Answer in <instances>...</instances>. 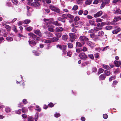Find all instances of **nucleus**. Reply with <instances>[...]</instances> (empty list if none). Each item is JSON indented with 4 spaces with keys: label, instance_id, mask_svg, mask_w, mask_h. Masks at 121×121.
I'll use <instances>...</instances> for the list:
<instances>
[{
    "label": "nucleus",
    "instance_id": "nucleus-1",
    "mask_svg": "<svg viewBox=\"0 0 121 121\" xmlns=\"http://www.w3.org/2000/svg\"><path fill=\"white\" fill-rule=\"evenodd\" d=\"M44 21L46 22L45 24H47V25L48 24H52L56 26H60L61 25V24H60L58 23V22L57 21L52 22L49 21V19H44Z\"/></svg>",
    "mask_w": 121,
    "mask_h": 121
},
{
    "label": "nucleus",
    "instance_id": "nucleus-2",
    "mask_svg": "<svg viewBox=\"0 0 121 121\" xmlns=\"http://www.w3.org/2000/svg\"><path fill=\"white\" fill-rule=\"evenodd\" d=\"M49 8L52 10L54 11L57 13L60 12V9L58 8H56L53 5H50L49 6Z\"/></svg>",
    "mask_w": 121,
    "mask_h": 121
},
{
    "label": "nucleus",
    "instance_id": "nucleus-3",
    "mask_svg": "<svg viewBox=\"0 0 121 121\" xmlns=\"http://www.w3.org/2000/svg\"><path fill=\"white\" fill-rule=\"evenodd\" d=\"M79 56L81 59L83 60H86L87 57L86 55L83 52L80 54Z\"/></svg>",
    "mask_w": 121,
    "mask_h": 121
},
{
    "label": "nucleus",
    "instance_id": "nucleus-4",
    "mask_svg": "<svg viewBox=\"0 0 121 121\" xmlns=\"http://www.w3.org/2000/svg\"><path fill=\"white\" fill-rule=\"evenodd\" d=\"M74 34L73 33H71L69 34V35L70 37V40L72 43L73 42L75 39V38L74 36Z\"/></svg>",
    "mask_w": 121,
    "mask_h": 121
},
{
    "label": "nucleus",
    "instance_id": "nucleus-5",
    "mask_svg": "<svg viewBox=\"0 0 121 121\" xmlns=\"http://www.w3.org/2000/svg\"><path fill=\"white\" fill-rule=\"evenodd\" d=\"M80 40L81 41H86L89 40V39L87 38L85 36H81L79 38Z\"/></svg>",
    "mask_w": 121,
    "mask_h": 121
},
{
    "label": "nucleus",
    "instance_id": "nucleus-6",
    "mask_svg": "<svg viewBox=\"0 0 121 121\" xmlns=\"http://www.w3.org/2000/svg\"><path fill=\"white\" fill-rule=\"evenodd\" d=\"M64 29L62 27L59 26L56 27L55 30V32H59L62 31Z\"/></svg>",
    "mask_w": 121,
    "mask_h": 121
},
{
    "label": "nucleus",
    "instance_id": "nucleus-7",
    "mask_svg": "<svg viewBox=\"0 0 121 121\" xmlns=\"http://www.w3.org/2000/svg\"><path fill=\"white\" fill-rule=\"evenodd\" d=\"M102 12L101 11H100L96 14L94 15V17L95 18L99 17L101 16L102 14Z\"/></svg>",
    "mask_w": 121,
    "mask_h": 121
},
{
    "label": "nucleus",
    "instance_id": "nucleus-8",
    "mask_svg": "<svg viewBox=\"0 0 121 121\" xmlns=\"http://www.w3.org/2000/svg\"><path fill=\"white\" fill-rule=\"evenodd\" d=\"M120 30V28L118 27H117L116 29L112 31V33L113 34H116Z\"/></svg>",
    "mask_w": 121,
    "mask_h": 121
},
{
    "label": "nucleus",
    "instance_id": "nucleus-9",
    "mask_svg": "<svg viewBox=\"0 0 121 121\" xmlns=\"http://www.w3.org/2000/svg\"><path fill=\"white\" fill-rule=\"evenodd\" d=\"M40 4V3L39 2H33L31 4L32 6L35 7H37L39 6Z\"/></svg>",
    "mask_w": 121,
    "mask_h": 121
},
{
    "label": "nucleus",
    "instance_id": "nucleus-10",
    "mask_svg": "<svg viewBox=\"0 0 121 121\" xmlns=\"http://www.w3.org/2000/svg\"><path fill=\"white\" fill-rule=\"evenodd\" d=\"M34 33L37 35H38L40 36H42V34L41 33L40 31L38 30H35L34 31Z\"/></svg>",
    "mask_w": 121,
    "mask_h": 121
},
{
    "label": "nucleus",
    "instance_id": "nucleus-11",
    "mask_svg": "<svg viewBox=\"0 0 121 121\" xmlns=\"http://www.w3.org/2000/svg\"><path fill=\"white\" fill-rule=\"evenodd\" d=\"M106 22H103L98 23L97 25V26L98 27H102L106 25Z\"/></svg>",
    "mask_w": 121,
    "mask_h": 121
},
{
    "label": "nucleus",
    "instance_id": "nucleus-12",
    "mask_svg": "<svg viewBox=\"0 0 121 121\" xmlns=\"http://www.w3.org/2000/svg\"><path fill=\"white\" fill-rule=\"evenodd\" d=\"M114 63L117 67L121 65V63L120 61L115 60L114 61Z\"/></svg>",
    "mask_w": 121,
    "mask_h": 121
},
{
    "label": "nucleus",
    "instance_id": "nucleus-13",
    "mask_svg": "<svg viewBox=\"0 0 121 121\" xmlns=\"http://www.w3.org/2000/svg\"><path fill=\"white\" fill-rule=\"evenodd\" d=\"M56 38L58 39L60 38L61 36V34L59 32H56L55 33Z\"/></svg>",
    "mask_w": 121,
    "mask_h": 121
},
{
    "label": "nucleus",
    "instance_id": "nucleus-14",
    "mask_svg": "<svg viewBox=\"0 0 121 121\" xmlns=\"http://www.w3.org/2000/svg\"><path fill=\"white\" fill-rule=\"evenodd\" d=\"M46 25H47V27H49V26L48 25V24L47 25V24H46ZM50 27L48 28V30L49 31L52 32H54L55 31L54 30L53 28H52V26H49Z\"/></svg>",
    "mask_w": 121,
    "mask_h": 121
},
{
    "label": "nucleus",
    "instance_id": "nucleus-15",
    "mask_svg": "<svg viewBox=\"0 0 121 121\" xmlns=\"http://www.w3.org/2000/svg\"><path fill=\"white\" fill-rule=\"evenodd\" d=\"M29 35L33 38H35L37 37L36 35H35L32 33H28Z\"/></svg>",
    "mask_w": 121,
    "mask_h": 121
},
{
    "label": "nucleus",
    "instance_id": "nucleus-16",
    "mask_svg": "<svg viewBox=\"0 0 121 121\" xmlns=\"http://www.w3.org/2000/svg\"><path fill=\"white\" fill-rule=\"evenodd\" d=\"M104 73L105 76H109L111 74V72L110 71L107 70H105L104 72Z\"/></svg>",
    "mask_w": 121,
    "mask_h": 121
},
{
    "label": "nucleus",
    "instance_id": "nucleus-17",
    "mask_svg": "<svg viewBox=\"0 0 121 121\" xmlns=\"http://www.w3.org/2000/svg\"><path fill=\"white\" fill-rule=\"evenodd\" d=\"M105 78V76L104 74H101L99 77V78L100 80H104Z\"/></svg>",
    "mask_w": 121,
    "mask_h": 121
},
{
    "label": "nucleus",
    "instance_id": "nucleus-18",
    "mask_svg": "<svg viewBox=\"0 0 121 121\" xmlns=\"http://www.w3.org/2000/svg\"><path fill=\"white\" fill-rule=\"evenodd\" d=\"M76 46L77 47H81L82 46V45L80 42H77L76 43Z\"/></svg>",
    "mask_w": 121,
    "mask_h": 121
},
{
    "label": "nucleus",
    "instance_id": "nucleus-19",
    "mask_svg": "<svg viewBox=\"0 0 121 121\" xmlns=\"http://www.w3.org/2000/svg\"><path fill=\"white\" fill-rule=\"evenodd\" d=\"M89 24L91 26H95V22L93 20H90L89 21Z\"/></svg>",
    "mask_w": 121,
    "mask_h": 121
},
{
    "label": "nucleus",
    "instance_id": "nucleus-20",
    "mask_svg": "<svg viewBox=\"0 0 121 121\" xmlns=\"http://www.w3.org/2000/svg\"><path fill=\"white\" fill-rule=\"evenodd\" d=\"M68 37L67 35H64L62 36V38L63 40L66 41L68 39Z\"/></svg>",
    "mask_w": 121,
    "mask_h": 121
},
{
    "label": "nucleus",
    "instance_id": "nucleus-21",
    "mask_svg": "<svg viewBox=\"0 0 121 121\" xmlns=\"http://www.w3.org/2000/svg\"><path fill=\"white\" fill-rule=\"evenodd\" d=\"M104 35V33L103 31H100L98 33V36H103Z\"/></svg>",
    "mask_w": 121,
    "mask_h": 121
},
{
    "label": "nucleus",
    "instance_id": "nucleus-22",
    "mask_svg": "<svg viewBox=\"0 0 121 121\" xmlns=\"http://www.w3.org/2000/svg\"><path fill=\"white\" fill-rule=\"evenodd\" d=\"M102 66L103 68L105 69H109V67L108 65L104 64H103L102 65Z\"/></svg>",
    "mask_w": 121,
    "mask_h": 121
},
{
    "label": "nucleus",
    "instance_id": "nucleus-23",
    "mask_svg": "<svg viewBox=\"0 0 121 121\" xmlns=\"http://www.w3.org/2000/svg\"><path fill=\"white\" fill-rule=\"evenodd\" d=\"M68 47L70 48H72L73 47V44L70 43H68Z\"/></svg>",
    "mask_w": 121,
    "mask_h": 121
},
{
    "label": "nucleus",
    "instance_id": "nucleus-24",
    "mask_svg": "<svg viewBox=\"0 0 121 121\" xmlns=\"http://www.w3.org/2000/svg\"><path fill=\"white\" fill-rule=\"evenodd\" d=\"M28 42L30 44L35 45L36 44V42L34 40L29 41Z\"/></svg>",
    "mask_w": 121,
    "mask_h": 121
},
{
    "label": "nucleus",
    "instance_id": "nucleus-25",
    "mask_svg": "<svg viewBox=\"0 0 121 121\" xmlns=\"http://www.w3.org/2000/svg\"><path fill=\"white\" fill-rule=\"evenodd\" d=\"M57 19L59 21H60L63 22L64 23L65 22V20L63 19L62 18L60 17H58L57 18Z\"/></svg>",
    "mask_w": 121,
    "mask_h": 121
},
{
    "label": "nucleus",
    "instance_id": "nucleus-26",
    "mask_svg": "<svg viewBox=\"0 0 121 121\" xmlns=\"http://www.w3.org/2000/svg\"><path fill=\"white\" fill-rule=\"evenodd\" d=\"M5 27L7 29L8 31H9L10 30L11 27L7 25L5 26Z\"/></svg>",
    "mask_w": 121,
    "mask_h": 121
},
{
    "label": "nucleus",
    "instance_id": "nucleus-27",
    "mask_svg": "<svg viewBox=\"0 0 121 121\" xmlns=\"http://www.w3.org/2000/svg\"><path fill=\"white\" fill-rule=\"evenodd\" d=\"M6 39L9 42H11L13 40V38L10 37H8L6 38Z\"/></svg>",
    "mask_w": 121,
    "mask_h": 121
},
{
    "label": "nucleus",
    "instance_id": "nucleus-28",
    "mask_svg": "<svg viewBox=\"0 0 121 121\" xmlns=\"http://www.w3.org/2000/svg\"><path fill=\"white\" fill-rule=\"evenodd\" d=\"M104 70L102 68H100L99 69L98 74L99 75L100 74L102 73L104 71Z\"/></svg>",
    "mask_w": 121,
    "mask_h": 121
},
{
    "label": "nucleus",
    "instance_id": "nucleus-29",
    "mask_svg": "<svg viewBox=\"0 0 121 121\" xmlns=\"http://www.w3.org/2000/svg\"><path fill=\"white\" fill-rule=\"evenodd\" d=\"M91 0H87L86 1L85 3L86 5H88L91 4Z\"/></svg>",
    "mask_w": 121,
    "mask_h": 121
},
{
    "label": "nucleus",
    "instance_id": "nucleus-30",
    "mask_svg": "<svg viewBox=\"0 0 121 121\" xmlns=\"http://www.w3.org/2000/svg\"><path fill=\"white\" fill-rule=\"evenodd\" d=\"M13 30L15 32H17V27L15 25H13L12 27Z\"/></svg>",
    "mask_w": 121,
    "mask_h": 121
},
{
    "label": "nucleus",
    "instance_id": "nucleus-31",
    "mask_svg": "<svg viewBox=\"0 0 121 121\" xmlns=\"http://www.w3.org/2000/svg\"><path fill=\"white\" fill-rule=\"evenodd\" d=\"M30 22V21L29 20L26 19L24 20L23 23L26 24H28Z\"/></svg>",
    "mask_w": 121,
    "mask_h": 121
},
{
    "label": "nucleus",
    "instance_id": "nucleus-32",
    "mask_svg": "<svg viewBox=\"0 0 121 121\" xmlns=\"http://www.w3.org/2000/svg\"><path fill=\"white\" fill-rule=\"evenodd\" d=\"M58 40V39L56 38V37H53L51 39V41L52 42H55L56 41Z\"/></svg>",
    "mask_w": 121,
    "mask_h": 121
},
{
    "label": "nucleus",
    "instance_id": "nucleus-33",
    "mask_svg": "<svg viewBox=\"0 0 121 121\" xmlns=\"http://www.w3.org/2000/svg\"><path fill=\"white\" fill-rule=\"evenodd\" d=\"M103 20L99 18H98L96 19L95 21L97 22H101Z\"/></svg>",
    "mask_w": 121,
    "mask_h": 121
},
{
    "label": "nucleus",
    "instance_id": "nucleus-34",
    "mask_svg": "<svg viewBox=\"0 0 121 121\" xmlns=\"http://www.w3.org/2000/svg\"><path fill=\"white\" fill-rule=\"evenodd\" d=\"M32 29L33 28L32 27L29 26L26 28V29L27 30L29 31H30L32 30Z\"/></svg>",
    "mask_w": 121,
    "mask_h": 121
},
{
    "label": "nucleus",
    "instance_id": "nucleus-35",
    "mask_svg": "<svg viewBox=\"0 0 121 121\" xmlns=\"http://www.w3.org/2000/svg\"><path fill=\"white\" fill-rule=\"evenodd\" d=\"M78 8V6L77 5H75L74 6L73 8H72V9L73 10H77Z\"/></svg>",
    "mask_w": 121,
    "mask_h": 121
},
{
    "label": "nucleus",
    "instance_id": "nucleus-36",
    "mask_svg": "<svg viewBox=\"0 0 121 121\" xmlns=\"http://www.w3.org/2000/svg\"><path fill=\"white\" fill-rule=\"evenodd\" d=\"M62 17L63 19H67V14H63L61 16Z\"/></svg>",
    "mask_w": 121,
    "mask_h": 121
},
{
    "label": "nucleus",
    "instance_id": "nucleus-37",
    "mask_svg": "<svg viewBox=\"0 0 121 121\" xmlns=\"http://www.w3.org/2000/svg\"><path fill=\"white\" fill-rule=\"evenodd\" d=\"M22 112L23 113H26L27 111V109L25 108H23L22 109Z\"/></svg>",
    "mask_w": 121,
    "mask_h": 121
},
{
    "label": "nucleus",
    "instance_id": "nucleus-38",
    "mask_svg": "<svg viewBox=\"0 0 121 121\" xmlns=\"http://www.w3.org/2000/svg\"><path fill=\"white\" fill-rule=\"evenodd\" d=\"M105 28L107 30H109L112 28V27L110 26H108L105 27Z\"/></svg>",
    "mask_w": 121,
    "mask_h": 121
},
{
    "label": "nucleus",
    "instance_id": "nucleus-39",
    "mask_svg": "<svg viewBox=\"0 0 121 121\" xmlns=\"http://www.w3.org/2000/svg\"><path fill=\"white\" fill-rule=\"evenodd\" d=\"M115 76H112L109 78V81H111L112 80L115 79Z\"/></svg>",
    "mask_w": 121,
    "mask_h": 121
},
{
    "label": "nucleus",
    "instance_id": "nucleus-40",
    "mask_svg": "<svg viewBox=\"0 0 121 121\" xmlns=\"http://www.w3.org/2000/svg\"><path fill=\"white\" fill-rule=\"evenodd\" d=\"M102 1L104 2L106 4H108L110 0H102Z\"/></svg>",
    "mask_w": 121,
    "mask_h": 121
},
{
    "label": "nucleus",
    "instance_id": "nucleus-41",
    "mask_svg": "<svg viewBox=\"0 0 121 121\" xmlns=\"http://www.w3.org/2000/svg\"><path fill=\"white\" fill-rule=\"evenodd\" d=\"M94 30L96 31H99L102 29V28H98L97 27H96L94 28Z\"/></svg>",
    "mask_w": 121,
    "mask_h": 121
},
{
    "label": "nucleus",
    "instance_id": "nucleus-42",
    "mask_svg": "<svg viewBox=\"0 0 121 121\" xmlns=\"http://www.w3.org/2000/svg\"><path fill=\"white\" fill-rule=\"evenodd\" d=\"M105 4H106L104 3V2L103 1L100 6V8L101 9L103 8L105 6Z\"/></svg>",
    "mask_w": 121,
    "mask_h": 121
},
{
    "label": "nucleus",
    "instance_id": "nucleus-43",
    "mask_svg": "<svg viewBox=\"0 0 121 121\" xmlns=\"http://www.w3.org/2000/svg\"><path fill=\"white\" fill-rule=\"evenodd\" d=\"M80 17L78 16H76L74 20L75 21H77L80 20Z\"/></svg>",
    "mask_w": 121,
    "mask_h": 121
},
{
    "label": "nucleus",
    "instance_id": "nucleus-44",
    "mask_svg": "<svg viewBox=\"0 0 121 121\" xmlns=\"http://www.w3.org/2000/svg\"><path fill=\"white\" fill-rule=\"evenodd\" d=\"M11 1H12L13 3L15 4H17L18 3V1L17 0H11Z\"/></svg>",
    "mask_w": 121,
    "mask_h": 121
},
{
    "label": "nucleus",
    "instance_id": "nucleus-45",
    "mask_svg": "<svg viewBox=\"0 0 121 121\" xmlns=\"http://www.w3.org/2000/svg\"><path fill=\"white\" fill-rule=\"evenodd\" d=\"M121 2V0H113L112 2L113 3H116L117 2Z\"/></svg>",
    "mask_w": 121,
    "mask_h": 121
},
{
    "label": "nucleus",
    "instance_id": "nucleus-46",
    "mask_svg": "<svg viewBox=\"0 0 121 121\" xmlns=\"http://www.w3.org/2000/svg\"><path fill=\"white\" fill-rule=\"evenodd\" d=\"M5 111L6 112L8 113L11 111V109L9 107H7L5 108Z\"/></svg>",
    "mask_w": 121,
    "mask_h": 121
},
{
    "label": "nucleus",
    "instance_id": "nucleus-47",
    "mask_svg": "<svg viewBox=\"0 0 121 121\" xmlns=\"http://www.w3.org/2000/svg\"><path fill=\"white\" fill-rule=\"evenodd\" d=\"M86 44L89 46H91L93 44V43L91 41H88L86 42Z\"/></svg>",
    "mask_w": 121,
    "mask_h": 121
},
{
    "label": "nucleus",
    "instance_id": "nucleus-48",
    "mask_svg": "<svg viewBox=\"0 0 121 121\" xmlns=\"http://www.w3.org/2000/svg\"><path fill=\"white\" fill-rule=\"evenodd\" d=\"M71 31L73 32L76 33L77 32V30L74 27H73Z\"/></svg>",
    "mask_w": 121,
    "mask_h": 121
},
{
    "label": "nucleus",
    "instance_id": "nucleus-49",
    "mask_svg": "<svg viewBox=\"0 0 121 121\" xmlns=\"http://www.w3.org/2000/svg\"><path fill=\"white\" fill-rule=\"evenodd\" d=\"M95 35L93 33L91 34L90 35V37L92 39L95 37Z\"/></svg>",
    "mask_w": 121,
    "mask_h": 121
},
{
    "label": "nucleus",
    "instance_id": "nucleus-50",
    "mask_svg": "<svg viewBox=\"0 0 121 121\" xmlns=\"http://www.w3.org/2000/svg\"><path fill=\"white\" fill-rule=\"evenodd\" d=\"M72 54V53L71 51H69L67 53V56L69 57H70Z\"/></svg>",
    "mask_w": 121,
    "mask_h": 121
},
{
    "label": "nucleus",
    "instance_id": "nucleus-51",
    "mask_svg": "<svg viewBox=\"0 0 121 121\" xmlns=\"http://www.w3.org/2000/svg\"><path fill=\"white\" fill-rule=\"evenodd\" d=\"M83 0H76V2L77 4H79L82 2Z\"/></svg>",
    "mask_w": 121,
    "mask_h": 121
},
{
    "label": "nucleus",
    "instance_id": "nucleus-52",
    "mask_svg": "<svg viewBox=\"0 0 121 121\" xmlns=\"http://www.w3.org/2000/svg\"><path fill=\"white\" fill-rule=\"evenodd\" d=\"M82 51V49L81 48H78L76 50V51L78 53H79Z\"/></svg>",
    "mask_w": 121,
    "mask_h": 121
},
{
    "label": "nucleus",
    "instance_id": "nucleus-53",
    "mask_svg": "<svg viewBox=\"0 0 121 121\" xmlns=\"http://www.w3.org/2000/svg\"><path fill=\"white\" fill-rule=\"evenodd\" d=\"M36 107L37 109H36L38 112H40L41 111V109L39 108V107L38 106H36Z\"/></svg>",
    "mask_w": 121,
    "mask_h": 121
},
{
    "label": "nucleus",
    "instance_id": "nucleus-54",
    "mask_svg": "<svg viewBox=\"0 0 121 121\" xmlns=\"http://www.w3.org/2000/svg\"><path fill=\"white\" fill-rule=\"evenodd\" d=\"M83 12V11L82 10H80L78 12V14L79 15H81L82 14Z\"/></svg>",
    "mask_w": 121,
    "mask_h": 121
},
{
    "label": "nucleus",
    "instance_id": "nucleus-55",
    "mask_svg": "<svg viewBox=\"0 0 121 121\" xmlns=\"http://www.w3.org/2000/svg\"><path fill=\"white\" fill-rule=\"evenodd\" d=\"M109 48V46H106L102 50V51H104L106 50L108 48Z\"/></svg>",
    "mask_w": 121,
    "mask_h": 121
},
{
    "label": "nucleus",
    "instance_id": "nucleus-56",
    "mask_svg": "<svg viewBox=\"0 0 121 121\" xmlns=\"http://www.w3.org/2000/svg\"><path fill=\"white\" fill-rule=\"evenodd\" d=\"M87 50V48L85 47H83V48L82 49V50L83 52H86V51Z\"/></svg>",
    "mask_w": 121,
    "mask_h": 121
},
{
    "label": "nucleus",
    "instance_id": "nucleus-57",
    "mask_svg": "<svg viewBox=\"0 0 121 121\" xmlns=\"http://www.w3.org/2000/svg\"><path fill=\"white\" fill-rule=\"evenodd\" d=\"M94 32V29H91L90 30H89L88 31V32L89 33H93Z\"/></svg>",
    "mask_w": 121,
    "mask_h": 121
},
{
    "label": "nucleus",
    "instance_id": "nucleus-58",
    "mask_svg": "<svg viewBox=\"0 0 121 121\" xmlns=\"http://www.w3.org/2000/svg\"><path fill=\"white\" fill-rule=\"evenodd\" d=\"M34 120V118L32 117H29L28 118V121H33Z\"/></svg>",
    "mask_w": 121,
    "mask_h": 121
},
{
    "label": "nucleus",
    "instance_id": "nucleus-59",
    "mask_svg": "<svg viewBox=\"0 0 121 121\" xmlns=\"http://www.w3.org/2000/svg\"><path fill=\"white\" fill-rule=\"evenodd\" d=\"M54 104L52 103H50L48 105V106L50 107H52L54 106Z\"/></svg>",
    "mask_w": 121,
    "mask_h": 121
},
{
    "label": "nucleus",
    "instance_id": "nucleus-60",
    "mask_svg": "<svg viewBox=\"0 0 121 121\" xmlns=\"http://www.w3.org/2000/svg\"><path fill=\"white\" fill-rule=\"evenodd\" d=\"M103 117L105 119H107L108 117V116L107 114H104L103 115Z\"/></svg>",
    "mask_w": 121,
    "mask_h": 121
},
{
    "label": "nucleus",
    "instance_id": "nucleus-61",
    "mask_svg": "<svg viewBox=\"0 0 121 121\" xmlns=\"http://www.w3.org/2000/svg\"><path fill=\"white\" fill-rule=\"evenodd\" d=\"M67 17H69L71 18H73V17L70 14H67Z\"/></svg>",
    "mask_w": 121,
    "mask_h": 121
},
{
    "label": "nucleus",
    "instance_id": "nucleus-62",
    "mask_svg": "<svg viewBox=\"0 0 121 121\" xmlns=\"http://www.w3.org/2000/svg\"><path fill=\"white\" fill-rule=\"evenodd\" d=\"M86 17L89 19H92L93 17L90 15H87L86 16Z\"/></svg>",
    "mask_w": 121,
    "mask_h": 121
},
{
    "label": "nucleus",
    "instance_id": "nucleus-63",
    "mask_svg": "<svg viewBox=\"0 0 121 121\" xmlns=\"http://www.w3.org/2000/svg\"><path fill=\"white\" fill-rule=\"evenodd\" d=\"M44 42L45 43H51V40H45Z\"/></svg>",
    "mask_w": 121,
    "mask_h": 121
},
{
    "label": "nucleus",
    "instance_id": "nucleus-64",
    "mask_svg": "<svg viewBox=\"0 0 121 121\" xmlns=\"http://www.w3.org/2000/svg\"><path fill=\"white\" fill-rule=\"evenodd\" d=\"M88 13V11L87 10H85L83 14L84 15H86Z\"/></svg>",
    "mask_w": 121,
    "mask_h": 121
}]
</instances>
